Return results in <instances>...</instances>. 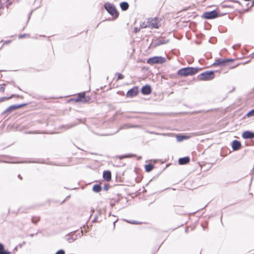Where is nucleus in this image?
<instances>
[{"label":"nucleus","instance_id":"aec40b11","mask_svg":"<svg viewBox=\"0 0 254 254\" xmlns=\"http://www.w3.org/2000/svg\"><path fill=\"white\" fill-rule=\"evenodd\" d=\"M176 138L178 142H181L184 139L188 138V137L184 135H177Z\"/></svg>","mask_w":254,"mask_h":254},{"label":"nucleus","instance_id":"412c9836","mask_svg":"<svg viewBox=\"0 0 254 254\" xmlns=\"http://www.w3.org/2000/svg\"><path fill=\"white\" fill-rule=\"evenodd\" d=\"M153 168V166L151 164H147L145 166V171L147 172H150Z\"/></svg>","mask_w":254,"mask_h":254},{"label":"nucleus","instance_id":"f704fd0d","mask_svg":"<svg viewBox=\"0 0 254 254\" xmlns=\"http://www.w3.org/2000/svg\"><path fill=\"white\" fill-rule=\"evenodd\" d=\"M88 100H89V98H88V99H84V101H83V102H87Z\"/></svg>","mask_w":254,"mask_h":254},{"label":"nucleus","instance_id":"6e6552de","mask_svg":"<svg viewBox=\"0 0 254 254\" xmlns=\"http://www.w3.org/2000/svg\"><path fill=\"white\" fill-rule=\"evenodd\" d=\"M25 104H19V105H11L9 106L7 109H6L4 112L3 114H6L7 112H10L13 111H14L17 109L20 108L23 106H25Z\"/></svg>","mask_w":254,"mask_h":254},{"label":"nucleus","instance_id":"393cba45","mask_svg":"<svg viewBox=\"0 0 254 254\" xmlns=\"http://www.w3.org/2000/svg\"><path fill=\"white\" fill-rule=\"evenodd\" d=\"M13 95H12L11 97H1L0 98V102H3L6 100H8L10 98H11Z\"/></svg>","mask_w":254,"mask_h":254},{"label":"nucleus","instance_id":"f03ea898","mask_svg":"<svg viewBox=\"0 0 254 254\" xmlns=\"http://www.w3.org/2000/svg\"><path fill=\"white\" fill-rule=\"evenodd\" d=\"M104 7L106 10L115 18L118 17L119 14L114 4L107 2L105 3Z\"/></svg>","mask_w":254,"mask_h":254},{"label":"nucleus","instance_id":"4be33fe9","mask_svg":"<svg viewBox=\"0 0 254 254\" xmlns=\"http://www.w3.org/2000/svg\"><path fill=\"white\" fill-rule=\"evenodd\" d=\"M147 24H148L147 21L146 22H143L140 23V27L142 28H147V27H148Z\"/></svg>","mask_w":254,"mask_h":254},{"label":"nucleus","instance_id":"1a4fd4ad","mask_svg":"<svg viewBox=\"0 0 254 254\" xmlns=\"http://www.w3.org/2000/svg\"><path fill=\"white\" fill-rule=\"evenodd\" d=\"M233 60L232 59H218L215 61V62L214 63L213 65H219V66H223L225 65L226 63L232 61Z\"/></svg>","mask_w":254,"mask_h":254},{"label":"nucleus","instance_id":"f257e3e1","mask_svg":"<svg viewBox=\"0 0 254 254\" xmlns=\"http://www.w3.org/2000/svg\"><path fill=\"white\" fill-rule=\"evenodd\" d=\"M198 71L197 67H187L183 68L178 71V74L182 76L193 75Z\"/></svg>","mask_w":254,"mask_h":254},{"label":"nucleus","instance_id":"423d86ee","mask_svg":"<svg viewBox=\"0 0 254 254\" xmlns=\"http://www.w3.org/2000/svg\"><path fill=\"white\" fill-rule=\"evenodd\" d=\"M147 26L148 28H158L159 27L158 23V20L156 18H149L147 19Z\"/></svg>","mask_w":254,"mask_h":254},{"label":"nucleus","instance_id":"f3484780","mask_svg":"<svg viewBox=\"0 0 254 254\" xmlns=\"http://www.w3.org/2000/svg\"><path fill=\"white\" fill-rule=\"evenodd\" d=\"M168 42V41H166L163 39H159L157 40L155 43H154V46L156 47L162 44H166Z\"/></svg>","mask_w":254,"mask_h":254},{"label":"nucleus","instance_id":"4c0bfd02","mask_svg":"<svg viewBox=\"0 0 254 254\" xmlns=\"http://www.w3.org/2000/svg\"><path fill=\"white\" fill-rule=\"evenodd\" d=\"M254 0H253L252 1V6H254Z\"/></svg>","mask_w":254,"mask_h":254},{"label":"nucleus","instance_id":"f8f14e48","mask_svg":"<svg viewBox=\"0 0 254 254\" xmlns=\"http://www.w3.org/2000/svg\"><path fill=\"white\" fill-rule=\"evenodd\" d=\"M141 92L143 94L148 95L151 92V88L149 85H146L142 87Z\"/></svg>","mask_w":254,"mask_h":254},{"label":"nucleus","instance_id":"0eeeda50","mask_svg":"<svg viewBox=\"0 0 254 254\" xmlns=\"http://www.w3.org/2000/svg\"><path fill=\"white\" fill-rule=\"evenodd\" d=\"M218 16V13L216 10H214L203 13V17L207 19H213Z\"/></svg>","mask_w":254,"mask_h":254},{"label":"nucleus","instance_id":"4468645a","mask_svg":"<svg viewBox=\"0 0 254 254\" xmlns=\"http://www.w3.org/2000/svg\"><path fill=\"white\" fill-rule=\"evenodd\" d=\"M190 158L189 157H185L181 158L179 160V163L180 165H185L187 164L190 161Z\"/></svg>","mask_w":254,"mask_h":254},{"label":"nucleus","instance_id":"9b49d317","mask_svg":"<svg viewBox=\"0 0 254 254\" xmlns=\"http://www.w3.org/2000/svg\"><path fill=\"white\" fill-rule=\"evenodd\" d=\"M244 139H252L254 138V132L250 131H245L242 134Z\"/></svg>","mask_w":254,"mask_h":254},{"label":"nucleus","instance_id":"72a5a7b5","mask_svg":"<svg viewBox=\"0 0 254 254\" xmlns=\"http://www.w3.org/2000/svg\"><path fill=\"white\" fill-rule=\"evenodd\" d=\"M127 221V222L130 223H131V224H136L134 221Z\"/></svg>","mask_w":254,"mask_h":254},{"label":"nucleus","instance_id":"ddd939ff","mask_svg":"<svg viewBox=\"0 0 254 254\" xmlns=\"http://www.w3.org/2000/svg\"><path fill=\"white\" fill-rule=\"evenodd\" d=\"M232 147L233 150H238L241 147V143L239 141L235 140L232 142Z\"/></svg>","mask_w":254,"mask_h":254},{"label":"nucleus","instance_id":"c9c22d12","mask_svg":"<svg viewBox=\"0 0 254 254\" xmlns=\"http://www.w3.org/2000/svg\"><path fill=\"white\" fill-rule=\"evenodd\" d=\"M97 218V217L96 216V217L94 218V219L93 220V222H96Z\"/></svg>","mask_w":254,"mask_h":254},{"label":"nucleus","instance_id":"ea45409f","mask_svg":"<svg viewBox=\"0 0 254 254\" xmlns=\"http://www.w3.org/2000/svg\"><path fill=\"white\" fill-rule=\"evenodd\" d=\"M32 221H33V223H36V222H35V221H34V220H33V219H32Z\"/></svg>","mask_w":254,"mask_h":254},{"label":"nucleus","instance_id":"a211bd4d","mask_svg":"<svg viewBox=\"0 0 254 254\" xmlns=\"http://www.w3.org/2000/svg\"><path fill=\"white\" fill-rule=\"evenodd\" d=\"M85 92H82V93H79L78 94L77 98L76 100L77 101H84V100H83V99H84L85 98Z\"/></svg>","mask_w":254,"mask_h":254},{"label":"nucleus","instance_id":"7c9ffc66","mask_svg":"<svg viewBox=\"0 0 254 254\" xmlns=\"http://www.w3.org/2000/svg\"><path fill=\"white\" fill-rule=\"evenodd\" d=\"M139 30H140V28H138V27H134V28L133 31H134V33H137V32H139Z\"/></svg>","mask_w":254,"mask_h":254},{"label":"nucleus","instance_id":"dca6fc26","mask_svg":"<svg viewBox=\"0 0 254 254\" xmlns=\"http://www.w3.org/2000/svg\"><path fill=\"white\" fill-rule=\"evenodd\" d=\"M120 6L123 10L125 11L128 8L129 5L127 2H122L120 3Z\"/></svg>","mask_w":254,"mask_h":254},{"label":"nucleus","instance_id":"9d476101","mask_svg":"<svg viewBox=\"0 0 254 254\" xmlns=\"http://www.w3.org/2000/svg\"><path fill=\"white\" fill-rule=\"evenodd\" d=\"M137 93L138 88L137 87H133L127 91V97H132L137 95Z\"/></svg>","mask_w":254,"mask_h":254},{"label":"nucleus","instance_id":"a19ab883","mask_svg":"<svg viewBox=\"0 0 254 254\" xmlns=\"http://www.w3.org/2000/svg\"><path fill=\"white\" fill-rule=\"evenodd\" d=\"M116 221H117V220H116V221H115L114 222V225H115V223L116 222Z\"/></svg>","mask_w":254,"mask_h":254},{"label":"nucleus","instance_id":"7ed1b4c3","mask_svg":"<svg viewBox=\"0 0 254 254\" xmlns=\"http://www.w3.org/2000/svg\"><path fill=\"white\" fill-rule=\"evenodd\" d=\"M214 77V72L213 71H206L200 74L198 78L201 80H209Z\"/></svg>","mask_w":254,"mask_h":254},{"label":"nucleus","instance_id":"2f4dec72","mask_svg":"<svg viewBox=\"0 0 254 254\" xmlns=\"http://www.w3.org/2000/svg\"><path fill=\"white\" fill-rule=\"evenodd\" d=\"M3 248H4L3 245L0 243V251L3 250Z\"/></svg>","mask_w":254,"mask_h":254},{"label":"nucleus","instance_id":"b1692460","mask_svg":"<svg viewBox=\"0 0 254 254\" xmlns=\"http://www.w3.org/2000/svg\"><path fill=\"white\" fill-rule=\"evenodd\" d=\"M0 254H10V252L5 250V249L3 248V250L0 251Z\"/></svg>","mask_w":254,"mask_h":254},{"label":"nucleus","instance_id":"39448f33","mask_svg":"<svg viewBox=\"0 0 254 254\" xmlns=\"http://www.w3.org/2000/svg\"><path fill=\"white\" fill-rule=\"evenodd\" d=\"M166 59L162 57H153L147 60V63L149 64H162L165 62Z\"/></svg>","mask_w":254,"mask_h":254},{"label":"nucleus","instance_id":"20e7f679","mask_svg":"<svg viewBox=\"0 0 254 254\" xmlns=\"http://www.w3.org/2000/svg\"><path fill=\"white\" fill-rule=\"evenodd\" d=\"M82 235V231L78 234H75V231L71 232L65 236L66 240L69 243H72L77 239L78 237Z\"/></svg>","mask_w":254,"mask_h":254},{"label":"nucleus","instance_id":"2eb2a0df","mask_svg":"<svg viewBox=\"0 0 254 254\" xmlns=\"http://www.w3.org/2000/svg\"><path fill=\"white\" fill-rule=\"evenodd\" d=\"M103 177L107 181H109L111 179V173L110 171H107L103 172Z\"/></svg>","mask_w":254,"mask_h":254},{"label":"nucleus","instance_id":"bb28decb","mask_svg":"<svg viewBox=\"0 0 254 254\" xmlns=\"http://www.w3.org/2000/svg\"><path fill=\"white\" fill-rule=\"evenodd\" d=\"M26 36H27V37H29V34H22V35H20L19 36V38L20 39H21V38H23Z\"/></svg>","mask_w":254,"mask_h":254},{"label":"nucleus","instance_id":"c756f323","mask_svg":"<svg viewBox=\"0 0 254 254\" xmlns=\"http://www.w3.org/2000/svg\"><path fill=\"white\" fill-rule=\"evenodd\" d=\"M150 133H152V134H159V135H164V136H166V135H169V134H167V133H155V132H151Z\"/></svg>","mask_w":254,"mask_h":254},{"label":"nucleus","instance_id":"79ce46f5","mask_svg":"<svg viewBox=\"0 0 254 254\" xmlns=\"http://www.w3.org/2000/svg\"><path fill=\"white\" fill-rule=\"evenodd\" d=\"M17 250V248L16 247V248H15L14 250Z\"/></svg>","mask_w":254,"mask_h":254},{"label":"nucleus","instance_id":"473e14b6","mask_svg":"<svg viewBox=\"0 0 254 254\" xmlns=\"http://www.w3.org/2000/svg\"><path fill=\"white\" fill-rule=\"evenodd\" d=\"M4 87L2 86L0 87V91L3 92L4 91Z\"/></svg>","mask_w":254,"mask_h":254},{"label":"nucleus","instance_id":"5701e85b","mask_svg":"<svg viewBox=\"0 0 254 254\" xmlns=\"http://www.w3.org/2000/svg\"><path fill=\"white\" fill-rule=\"evenodd\" d=\"M247 116L248 117L254 116V109L248 112Z\"/></svg>","mask_w":254,"mask_h":254},{"label":"nucleus","instance_id":"e433bc0d","mask_svg":"<svg viewBox=\"0 0 254 254\" xmlns=\"http://www.w3.org/2000/svg\"><path fill=\"white\" fill-rule=\"evenodd\" d=\"M18 178L20 179H22V177H21V176L20 175H18Z\"/></svg>","mask_w":254,"mask_h":254},{"label":"nucleus","instance_id":"cd10ccee","mask_svg":"<svg viewBox=\"0 0 254 254\" xmlns=\"http://www.w3.org/2000/svg\"><path fill=\"white\" fill-rule=\"evenodd\" d=\"M55 254H65V252L63 250L58 251Z\"/></svg>","mask_w":254,"mask_h":254},{"label":"nucleus","instance_id":"c85d7f7f","mask_svg":"<svg viewBox=\"0 0 254 254\" xmlns=\"http://www.w3.org/2000/svg\"><path fill=\"white\" fill-rule=\"evenodd\" d=\"M133 155H122L121 156H120V158L121 159H123V158H126V157H131V156H132Z\"/></svg>","mask_w":254,"mask_h":254},{"label":"nucleus","instance_id":"6ab92c4d","mask_svg":"<svg viewBox=\"0 0 254 254\" xmlns=\"http://www.w3.org/2000/svg\"><path fill=\"white\" fill-rule=\"evenodd\" d=\"M93 190L96 192H99L101 190V187L99 185H95L93 187Z\"/></svg>","mask_w":254,"mask_h":254},{"label":"nucleus","instance_id":"a878e982","mask_svg":"<svg viewBox=\"0 0 254 254\" xmlns=\"http://www.w3.org/2000/svg\"><path fill=\"white\" fill-rule=\"evenodd\" d=\"M124 77V75L122 74L121 73H118V79H122Z\"/></svg>","mask_w":254,"mask_h":254},{"label":"nucleus","instance_id":"58836bf2","mask_svg":"<svg viewBox=\"0 0 254 254\" xmlns=\"http://www.w3.org/2000/svg\"><path fill=\"white\" fill-rule=\"evenodd\" d=\"M68 126V127L67 128H70L71 127H72V126H70V125H67Z\"/></svg>","mask_w":254,"mask_h":254}]
</instances>
